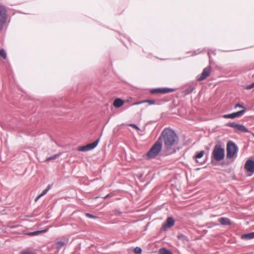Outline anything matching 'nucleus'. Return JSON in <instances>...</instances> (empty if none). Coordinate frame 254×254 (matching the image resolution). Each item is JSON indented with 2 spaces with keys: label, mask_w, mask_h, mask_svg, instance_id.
Returning <instances> with one entry per match:
<instances>
[{
  "label": "nucleus",
  "mask_w": 254,
  "mask_h": 254,
  "mask_svg": "<svg viewBox=\"0 0 254 254\" xmlns=\"http://www.w3.org/2000/svg\"><path fill=\"white\" fill-rule=\"evenodd\" d=\"M158 139L161 143H164L163 151L166 155L174 154L181 148L179 137L171 129L165 128Z\"/></svg>",
  "instance_id": "1"
},
{
  "label": "nucleus",
  "mask_w": 254,
  "mask_h": 254,
  "mask_svg": "<svg viewBox=\"0 0 254 254\" xmlns=\"http://www.w3.org/2000/svg\"><path fill=\"white\" fill-rule=\"evenodd\" d=\"M162 148V144L159 139L155 142L147 153V156L149 158L156 157Z\"/></svg>",
  "instance_id": "2"
},
{
  "label": "nucleus",
  "mask_w": 254,
  "mask_h": 254,
  "mask_svg": "<svg viewBox=\"0 0 254 254\" xmlns=\"http://www.w3.org/2000/svg\"><path fill=\"white\" fill-rule=\"evenodd\" d=\"M225 156L224 146L221 144L215 145L212 153L213 159H224Z\"/></svg>",
  "instance_id": "3"
},
{
  "label": "nucleus",
  "mask_w": 254,
  "mask_h": 254,
  "mask_svg": "<svg viewBox=\"0 0 254 254\" xmlns=\"http://www.w3.org/2000/svg\"><path fill=\"white\" fill-rule=\"evenodd\" d=\"M238 150L237 146L233 142L229 141L227 143L226 151L227 158H232L235 157Z\"/></svg>",
  "instance_id": "4"
},
{
  "label": "nucleus",
  "mask_w": 254,
  "mask_h": 254,
  "mask_svg": "<svg viewBox=\"0 0 254 254\" xmlns=\"http://www.w3.org/2000/svg\"><path fill=\"white\" fill-rule=\"evenodd\" d=\"M237 107H239V108L242 109V110L239 112L233 113H232L230 114L224 115L223 116V118H225V119H229V118L230 119H234L235 118H237V117L242 116L246 111L245 108L239 103L235 105V108H236Z\"/></svg>",
  "instance_id": "5"
},
{
  "label": "nucleus",
  "mask_w": 254,
  "mask_h": 254,
  "mask_svg": "<svg viewBox=\"0 0 254 254\" xmlns=\"http://www.w3.org/2000/svg\"><path fill=\"white\" fill-rule=\"evenodd\" d=\"M99 141V139L96 140L92 143H89L84 146H79L77 148V150L78 151H87L90 150L93 148H94L98 144Z\"/></svg>",
  "instance_id": "6"
},
{
  "label": "nucleus",
  "mask_w": 254,
  "mask_h": 254,
  "mask_svg": "<svg viewBox=\"0 0 254 254\" xmlns=\"http://www.w3.org/2000/svg\"><path fill=\"white\" fill-rule=\"evenodd\" d=\"M211 69L210 66L204 68L201 74L197 76V80L198 81H202L208 77L211 73Z\"/></svg>",
  "instance_id": "7"
},
{
  "label": "nucleus",
  "mask_w": 254,
  "mask_h": 254,
  "mask_svg": "<svg viewBox=\"0 0 254 254\" xmlns=\"http://www.w3.org/2000/svg\"><path fill=\"white\" fill-rule=\"evenodd\" d=\"M6 18V11L5 8L0 5V31L2 30L3 25Z\"/></svg>",
  "instance_id": "8"
},
{
  "label": "nucleus",
  "mask_w": 254,
  "mask_h": 254,
  "mask_svg": "<svg viewBox=\"0 0 254 254\" xmlns=\"http://www.w3.org/2000/svg\"><path fill=\"white\" fill-rule=\"evenodd\" d=\"M175 91L174 89L170 88H161L151 89L150 92L152 94H165L167 93L173 92Z\"/></svg>",
  "instance_id": "9"
},
{
  "label": "nucleus",
  "mask_w": 254,
  "mask_h": 254,
  "mask_svg": "<svg viewBox=\"0 0 254 254\" xmlns=\"http://www.w3.org/2000/svg\"><path fill=\"white\" fill-rule=\"evenodd\" d=\"M246 171L250 173V176L254 173V160H247L245 165Z\"/></svg>",
  "instance_id": "10"
},
{
  "label": "nucleus",
  "mask_w": 254,
  "mask_h": 254,
  "mask_svg": "<svg viewBox=\"0 0 254 254\" xmlns=\"http://www.w3.org/2000/svg\"><path fill=\"white\" fill-rule=\"evenodd\" d=\"M175 221L172 217H169L166 220V223L163 225V228L164 230L168 228H171L174 225Z\"/></svg>",
  "instance_id": "11"
},
{
  "label": "nucleus",
  "mask_w": 254,
  "mask_h": 254,
  "mask_svg": "<svg viewBox=\"0 0 254 254\" xmlns=\"http://www.w3.org/2000/svg\"><path fill=\"white\" fill-rule=\"evenodd\" d=\"M125 101L120 98L116 99L113 102V105L116 108H120L122 106Z\"/></svg>",
  "instance_id": "12"
},
{
  "label": "nucleus",
  "mask_w": 254,
  "mask_h": 254,
  "mask_svg": "<svg viewBox=\"0 0 254 254\" xmlns=\"http://www.w3.org/2000/svg\"><path fill=\"white\" fill-rule=\"evenodd\" d=\"M48 229H49V228H47L46 229L42 230H39V231H34V232H32L27 233L26 234L28 236H36L40 234L44 233L46 232L48 230Z\"/></svg>",
  "instance_id": "13"
},
{
  "label": "nucleus",
  "mask_w": 254,
  "mask_h": 254,
  "mask_svg": "<svg viewBox=\"0 0 254 254\" xmlns=\"http://www.w3.org/2000/svg\"><path fill=\"white\" fill-rule=\"evenodd\" d=\"M241 238L243 240H251L254 238V232L248 234H245L241 236Z\"/></svg>",
  "instance_id": "14"
},
{
  "label": "nucleus",
  "mask_w": 254,
  "mask_h": 254,
  "mask_svg": "<svg viewBox=\"0 0 254 254\" xmlns=\"http://www.w3.org/2000/svg\"><path fill=\"white\" fill-rule=\"evenodd\" d=\"M236 129L243 132H249L248 129L242 125L238 124V125L236 126Z\"/></svg>",
  "instance_id": "15"
},
{
  "label": "nucleus",
  "mask_w": 254,
  "mask_h": 254,
  "mask_svg": "<svg viewBox=\"0 0 254 254\" xmlns=\"http://www.w3.org/2000/svg\"><path fill=\"white\" fill-rule=\"evenodd\" d=\"M219 221L222 225H230L231 224V222H230V219L227 218L222 217L219 219Z\"/></svg>",
  "instance_id": "16"
},
{
  "label": "nucleus",
  "mask_w": 254,
  "mask_h": 254,
  "mask_svg": "<svg viewBox=\"0 0 254 254\" xmlns=\"http://www.w3.org/2000/svg\"><path fill=\"white\" fill-rule=\"evenodd\" d=\"M158 254H173V253L166 248H161L159 250Z\"/></svg>",
  "instance_id": "17"
},
{
  "label": "nucleus",
  "mask_w": 254,
  "mask_h": 254,
  "mask_svg": "<svg viewBox=\"0 0 254 254\" xmlns=\"http://www.w3.org/2000/svg\"><path fill=\"white\" fill-rule=\"evenodd\" d=\"M66 244V243H65L63 241H58L56 243V246L57 248L60 249L62 247H63L64 245H65Z\"/></svg>",
  "instance_id": "18"
},
{
  "label": "nucleus",
  "mask_w": 254,
  "mask_h": 254,
  "mask_svg": "<svg viewBox=\"0 0 254 254\" xmlns=\"http://www.w3.org/2000/svg\"><path fill=\"white\" fill-rule=\"evenodd\" d=\"M52 185H49L47 187V188L45 190H44L39 195L42 197L43 196H44V195H45L47 192L48 191L50 190V189L52 187Z\"/></svg>",
  "instance_id": "19"
},
{
  "label": "nucleus",
  "mask_w": 254,
  "mask_h": 254,
  "mask_svg": "<svg viewBox=\"0 0 254 254\" xmlns=\"http://www.w3.org/2000/svg\"><path fill=\"white\" fill-rule=\"evenodd\" d=\"M204 154V151L202 150L199 152L196 153L194 157L196 159L202 158Z\"/></svg>",
  "instance_id": "20"
},
{
  "label": "nucleus",
  "mask_w": 254,
  "mask_h": 254,
  "mask_svg": "<svg viewBox=\"0 0 254 254\" xmlns=\"http://www.w3.org/2000/svg\"><path fill=\"white\" fill-rule=\"evenodd\" d=\"M0 56L4 60L6 59L7 55L4 50H0Z\"/></svg>",
  "instance_id": "21"
},
{
  "label": "nucleus",
  "mask_w": 254,
  "mask_h": 254,
  "mask_svg": "<svg viewBox=\"0 0 254 254\" xmlns=\"http://www.w3.org/2000/svg\"><path fill=\"white\" fill-rule=\"evenodd\" d=\"M134 252L136 254H139L141 253V249L140 248L136 247L134 249Z\"/></svg>",
  "instance_id": "22"
},
{
  "label": "nucleus",
  "mask_w": 254,
  "mask_h": 254,
  "mask_svg": "<svg viewBox=\"0 0 254 254\" xmlns=\"http://www.w3.org/2000/svg\"><path fill=\"white\" fill-rule=\"evenodd\" d=\"M143 101H145V103H148L150 105L154 104L155 102L154 100H146Z\"/></svg>",
  "instance_id": "23"
},
{
  "label": "nucleus",
  "mask_w": 254,
  "mask_h": 254,
  "mask_svg": "<svg viewBox=\"0 0 254 254\" xmlns=\"http://www.w3.org/2000/svg\"><path fill=\"white\" fill-rule=\"evenodd\" d=\"M238 125V124L235 123H231L228 124V126L236 128V126Z\"/></svg>",
  "instance_id": "24"
},
{
  "label": "nucleus",
  "mask_w": 254,
  "mask_h": 254,
  "mask_svg": "<svg viewBox=\"0 0 254 254\" xmlns=\"http://www.w3.org/2000/svg\"><path fill=\"white\" fill-rule=\"evenodd\" d=\"M195 162L204 165L205 163V160H195Z\"/></svg>",
  "instance_id": "25"
},
{
  "label": "nucleus",
  "mask_w": 254,
  "mask_h": 254,
  "mask_svg": "<svg viewBox=\"0 0 254 254\" xmlns=\"http://www.w3.org/2000/svg\"><path fill=\"white\" fill-rule=\"evenodd\" d=\"M20 254H35L34 253L31 252V251H23Z\"/></svg>",
  "instance_id": "26"
},
{
  "label": "nucleus",
  "mask_w": 254,
  "mask_h": 254,
  "mask_svg": "<svg viewBox=\"0 0 254 254\" xmlns=\"http://www.w3.org/2000/svg\"><path fill=\"white\" fill-rule=\"evenodd\" d=\"M253 87H254V82L252 84L249 85H248L245 88V89H251L253 88Z\"/></svg>",
  "instance_id": "27"
},
{
  "label": "nucleus",
  "mask_w": 254,
  "mask_h": 254,
  "mask_svg": "<svg viewBox=\"0 0 254 254\" xmlns=\"http://www.w3.org/2000/svg\"><path fill=\"white\" fill-rule=\"evenodd\" d=\"M129 126L131 127H132L133 128H135L136 129H137V130L139 129V127L137 126L134 125V124H129Z\"/></svg>",
  "instance_id": "28"
},
{
  "label": "nucleus",
  "mask_w": 254,
  "mask_h": 254,
  "mask_svg": "<svg viewBox=\"0 0 254 254\" xmlns=\"http://www.w3.org/2000/svg\"><path fill=\"white\" fill-rule=\"evenodd\" d=\"M86 216L88 217V218H95V216H93V215L90 214V213H86Z\"/></svg>",
  "instance_id": "29"
},
{
  "label": "nucleus",
  "mask_w": 254,
  "mask_h": 254,
  "mask_svg": "<svg viewBox=\"0 0 254 254\" xmlns=\"http://www.w3.org/2000/svg\"><path fill=\"white\" fill-rule=\"evenodd\" d=\"M145 103V101H141L140 102H137L133 103L132 105H139V104H142V103Z\"/></svg>",
  "instance_id": "30"
},
{
  "label": "nucleus",
  "mask_w": 254,
  "mask_h": 254,
  "mask_svg": "<svg viewBox=\"0 0 254 254\" xmlns=\"http://www.w3.org/2000/svg\"><path fill=\"white\" fill-rule=\"evenodd\" d=\"M221 160H217V159H215V160H211V162L215 164V165H217L218 164V162L219 161H220Z\"/></svg>",
  "instance_id": "31"
},
{
  "label": "nucleus",
  "mask_w": 254,
  "mask_h": 254,
  "mask_svg": "<svg viewBox=\"0 0 254 254\" xmlns=\"http://www.w3.org/2000/svg\"><path fill=\"white\" fill-rule=\"evenodd\" d=\"M41 197V196L40 195H38V196L36 197V198H35V201H36H36H38V200H39Z\"/></svg>",
  "instance_id": "32"
},
{
  "label": "nucleus",
  "mask_w": 254,
  "mask_h": 254,
  "mask_svg": "<svg viewBox=\"0 0 254 254\" xmlns=\"http://www.w3.org/2000/svg\"><path fill=\"white\" fill-rule=\"evenodd\" d=\"M178 238L179 239H181L185 238V236L183 235H180L178 236Z\"/></svg>",
  "instance_id": "33"
},
{
  "label": "nucleus",
  "mask_w": 254,
  "mask_h": 254,
  "mask_svg": "<svg viewBox=\"0 0 254 254\" xmlns=\"http://www.w3.org/2000/svg\"><path fill=\"white\" fill-rule=\"evenodd\" d=\"M48 159H53V158H52L50 157V158H49Z\"/></svg>",
  "instance_id": "34"
}]
</instances>
